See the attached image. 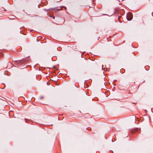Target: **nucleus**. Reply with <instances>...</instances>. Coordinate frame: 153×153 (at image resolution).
I'll use <instances>...</instances> for the list:
<instances>
[{
	"instance_id": "nucleus-1",
	"label": "nucleus",
	"mask_w": 153,
	"mask_h": 153,
	"mask_svg": "<svg viewBox=\"0 0 153 153\" xmlns=\"http://www.w3.org/2000/svg\"><path fill=\"white\" fill-rule=\"evenodd\" d=\"M127 18L128 20H131L132 18V14L130 13H128L127 15Z\"/></svg>"
},
{
	"instance_id": "nucleus-2",
	"label": "nucleus",
	"mask_w": 153,
	"mask_h": 153,
	"mask_svg": "<svg viewBox=\"0 0 153 153\" xmlns=\"http://www.w3.org/2000/svg\"><path fill=\"white\" fill-rule=\"evenodd\" d=\"M53 18L54 19L55 18L54 17H53Z\"/></svg>"
}]
</instances>
